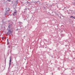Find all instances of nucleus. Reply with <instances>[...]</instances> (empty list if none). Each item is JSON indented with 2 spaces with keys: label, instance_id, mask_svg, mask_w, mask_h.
<instances>
[{
  "label": "nucleus",
  "instance_id": "4",
  "mask_svg": "<svg viewBox=\"0 0 75 75\" xmlns=\"http://www.w3.org/2000/svg\"><path fill=\"white\" fill-rule=\"evenodd\" d=\"M70 18H74V19H75V17H73V16H71L70 17Z\"/></svg>",
  "mask_w": 75,
  "mask_h": 75
},
{
  "label": "nucleus",
  "instance_id": "11",
  "mask_svg": "<svg viewBox=\"0 0 75 75\" xmlns=\"http://www.w3.org/2000/svg\"><path fill=\"white\" fill-rule=\"evenodd\" d=\"M8 0V1H10V0Z\"/></svg>",
  "mask_w": 75,
  "mask_h": 75
},
{
  "label": "nucleus",
  "instance_id": "2",
  "mask_svg": "<svg viewBox=\"0 0 75 75\" xmlns=\"http://www.w3.org/2000/svg\"><path fill=\"white\" fill-rule=\"evenodd\" d=\"M17 11L16 10H15V11L14 12V13H13V16H16V15H17Z\"/></svg>",
  "mask_w": 75,
  "mask_h": 75
},
{
  "label": "nucleus",
  "instance_id": "5",
  "mask_svg": "<svg viewBox=\"0 0 75 75\" xmlns=\"http://www.w3.org/2000/svg\"><path fill=\"white\" fill-rule=\"evenodd\" d=\"M5 38L4 37H3L2 38V39L3 40H4V39Z\"/></svg>",
  "mask_w": 75,
  "mask_h": 75
},
{
  "label": "nucleus",
  "instance_id": "8",
  "mask_svg": "<svg viewBox=\"0 0 75 75\" xmlns=\"http://www.w3.org/2000/svg\"><path fill=\"white\" fill-rule=\"evenodd\" d=\"M8 28H10V26H8Z\"/></svg>",
  "mask_w": 75,
  "mask_h": 75
},
{
  "label": "nucleus",
  "instance_id": "10",
  "mask_svg": "<svg viewBox=\"0 0 75 75\" xmlns=\"http://www.w3.org/2000/svg\"><path fill=\"white\" fill-rule=\"evenodd\" d=\"M27 8H25V10H27Z\"/></svg>",
  "mask_w": 75,
  "mask_h": 75
},
{
  "label": "nucleus",
  "instance_id": "3",
  "mask_svg": "<svg viewBox=\"0 0 75 75\" xmlns=\"http://www.w3.org/2000/svg\"><path fill=\"white\" fill-rule=\"evenodd\" d=\"M11 64V57L10 58V63H9V66H10V65Z\"/></svg>",
  "mask_w": 75,
  "mask_h": 75
},
{
  "label": "nucleus",
  "instance_id": "6",
  "mask_svg": "<svg viewBox=\"0 0 75 75\" xmlns=\"http://www.w3.org/2000/svg\"><path fill=\"white\" fill-rule=\"evenodd\" d=\"M7 14H8V13H7V12H6V13H5V15H7Z\"/></svg>",
  "mask_w": 75,
  "mask_h": 75
},
{
  "label": "nucleus",
  "instance_id": "7",
  "mask_svg": "<svg viewBox=\"0 0 75 75\" xmlns=\"http://www.w3.org/2000/svg\"><path fill=\"white\" fill-rule=\"evenodd\" d=\"M72 4L73 5H75V3L72 2Z\"/></svg>",
  "mask_w": 75,
  "mask_h": 75
},
{
  "label": "nucleus",
  "instance_id": "9",
  "mask_svg": "<svg viewBox=\"0 0 75 75\" xmlns=\"http://www.w3.org/2000/svg\"><path fill=\"white\" fill-rule=\"evenodd\" d=\"M7 40V41H8V39Z\"/></svg>",
  "mask_w": 75,
  "mask_h": 75
},
{
  "label": "nucleus",
  "instance_id": "1",
  "mask_svg": "<svg viewBox=\"0 0 75 75\" xmlns=\"http://www.w3.org/2000/svg\"><path fill=\"white\" fill-rule=\"evenodd\" d=\"M13 31V30L12 29H9L8 30V34L9 35H10V34H11L12 33V32Z\"/></svg>",
  "mask_w": 75,
  "mask_h": 75
}]
</instances>
